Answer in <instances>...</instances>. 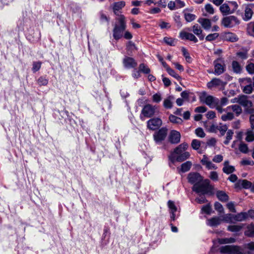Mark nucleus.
Here are the masks:
<instances>
[{
    "mask_svg": "<svg viewBox=\"0 0 254 254\" xmlns=\"http://www.w3.org/2000/svg\"><path fill=\"white\" fill-rule=\"evenodd\" d=\"M174 97L173 96H169L165 99L163 101V106L165 109H170L173 107V101Z\"/></svg>",
    "mask_w": 254,
    "mask_h": 254,
    "instance_id": "393cba45",
    "label": "nucleus"
},
{
    "mask_svg": "<svg viewBox=\"0 0 254 254\" xmlns=\"http://www.w3.org/2000/svg\"><path fill=\"white\" fill-rule=\"evenodd\" d=\"M248 214L246 212H241L236 215H233V219L237 221H242L247 219Z\"/></svg>",
    "mask_w": 254,
    "mask_h": 254,
    "instance_id": "c85d7f7f",
    "label": "nucleus"
},
{
    "mask_svg": "<svg viewBox=\"0 0 254 254\" xmlns=\"http://www.w3.org/2000/svg\"><path fill=\"white\" fill-rule=\"evenodd\" d=\"M116 20L117 23L114 25L113 36L115 40H118L123 37L127 25L126 17L124 15L120 14L116 18Z\"/></svg>",
    "mask_w": 254,
    "mask_h": 254,
    "instance_id": "f03ea898",
    "label": "nucleus"
},
{
    "mask_svg": "<svg viewBox=\"0 0 254 254\" xmlns=\"http://www.w3.org/2000/svg\"><path fill=\"white\" fill-rule=\"evenodd\" d=\"M42 63L41 62H34L32 64V71L33 72H36L38 71L41 66Z\"/></svg>",
    "mask_w": 254,
    "mask_h": 254,
    "instance_id": "de8ad7c7",
    "label": "nucleus"
},
{
    "mask_svg": "<svg viewBox=\"0 0 254 254\" xmlns=\"http://www.w3.org/2000/svg\"><path fill=\"white\" fill-rule=\"evenodd\" d=\"M190 155V153L188 152L185 151L178 155L176 158L173 156V154H172V155L169 157V159L173 163L176 160L178 162H182L189 158Z\"/></svg>",
    "mask_w": 254,
    "mask_h": 254,
    "instance_id": "a211bd4d",
    "label": "nucleus"
},
{
    "mask_svg": "<svg viewBox=\"0 0 254 254\" xmlns=\"http://www.w3.org/2000/svg\"><path fill=\"white\" fill-rule=\"evenodd\" d=\"M233 71L236 73H240L242 70L241 64L237 61H233L232 63Z\"/></svg>",
    "mask_w": 254,
    "mask_h": 254,
    "instance_id": "c756f323",
    "label": "nucleus"
},
{
    "mask_svg": "<svg viewBox=\"0 0 254 254\" xmlns=\"http://www.w3.org/2000/svg\"><path fill=\"white\" fill-rule=\"evenodd\" d=\"M192 190L198 194L211 195L213 194V187L210 185V181L206 179L198 184L194 185Z\"/></svg>",
    "mask_w": 254,
    "mask_h": 254,
    "instance_id": "7ed1b4c3",
    "label": "nucleus"
},
{
    "mask_svg": "<svg viewBox=\"0 0 254 254\" xmlns=\"http://www.w3.org/2000/svg\"><path fill=\"white\" fill-rule=\"evenodd\" d=\"M234 132L231 129H229L226 132V140L224 141V143L227 145L229 143L230 141L232 139Z\"/></svg>",
    "mask_w": 254,
    "mask_h": 254,
    "instance_id": "ea45409f",
    "label": "nucleus"
},
{
    "mask_svg": "<svg viewBox=\"0 0 254 254\" xmlns=\"http://www.w3.org/2000/svg\"><path fill=\"white\" fill-rule=\"evenodd\" d=\"M235 171V167L233 166L229 165V162L228 160L224 161V167L223 168V171L224 173L229 174L232 173Z\"/></svg>",
    "mask_w": 254,
    "mask_h": 254,
    "instance_id": "5701e85b",
    "label": "nucleus"
},
{
    "mask_svg": "<svg viewBox=\"0 0 254 254\" xmlns=\"http://www.w3.org/2000/svg\"><path fill=\"white\" fill-rule=\"evenodd\" d=\"M246 140L248 142H252L254 140V132L252 130H248L245 133Z\"/></svg>",
    "mask_w": 254,
    "mask_h": 254,
    "instance_id": "4c0bfd02",
    "label": "nucleus"
},
{
    "mask_svg": "<svg viewBox=\"0 0 254 254\" xmlns=\"http://www.w3.org/2000/svg\"><path fill=\"white\" fill-rule=\"evenodd\" d=\"M204 195L200 194L199 196L195 199V201L199 204L204 203L206 202L207 200Z\"/></svg>",
    "mask_w": 254,
    "mask_h": 254,
    "instance_id": "6e6d98bb",
    "label": "nucleus"
},
{
    "mask_svg": "<svg viewBox=\"0 0 254 254\" xmlns=\"http://www.w3.org/2000/svg\"><path fill=\"white\" fill-rule=\"evenodd\" d=\"M167 71L171 76L177 79L178 80H180L181 79V76H180L177 73H176L175 70H174L170 67L168 68Z\"/></svg>",
    "mask_w": 254,
    "mask_h": 254,
    "instance_id": "49530a36",
    "label": "nucleus"
},
{
    "mask_svg": "<svg viewBox=\"0 0 254 254\" xmlns=\"http://www.w3.org/2000/svg\"><path fill=\"white\" fill-rule=\"evenodd\" d=\"M209 177L212 180L214 181H217L218 180V174L215 171H212L210 172Z\"/></svg>",
    "mask_w": 254,
    "mask_h": 254,
    "instance_id": "e2e57ef3",
    "label": "nucleus"
},
{
    "mask_svg": "<svg viewBox=\"0 0 254 254\" xmlns=\"http://www.w3.org/2000/svg\"><path fill=\"white\" fill-rule=\"evenodd\" d=\"M167 129L166 127H162L153 134V138L157 143H161L164 140L167 134Z\"/></svg>",
    "mask_w": 254,
    "mask_h": 254,
    "instance_id": "9b49d317",
    "label": "nucleus"
},
{
    "mask_svg": "<svg viewBox=\"0 0 254 254\" xmlns=\"http://www.w3.org/2000/svg\"><path fill=\"white\" fill-rule=\"evenodd\" d=\"M162 99L161 96L160 94H155L152 96V100L154 102L159 103Z\"/></svg>",
    "mask_w": 254,
    "mask_h": 254,
    "instance_id": "052dcab7",
    "label": "nucleus"
},
{
    "mask_svg": "<svg viewBox=\"0 0 254 254\" xmlns=\"http://www.w3.org/2000/svg\"><path fill=\"white\" fill-rule=\"evenodd\" d=\"M123 64L124 67L128 69L135 68L137 65V63L133 58L127 56L124 58Z\"/></svg>",
    "mask_w": 254,
    "mask_h": 254,
    "instance_id": "ddd939ff",
    "label": "nucleus"
},
{
    "mask_svg": "<svg viewBox=\"0 0 254 254\" xmlns=\"http://www.w3.org/2000/svg\"><path fill=\"white\" fill-rule=\"evenodd\" d=\"M220 223V220L218 217H213L208 220L207 225L213 227L219 225Z\"/></svg>",
    "mask_w": 254,
    "mask_h": 254,
    "instance_id": "473e14b6",
    "label": "nucleus"
},
{
    "mask_svg": "<svg viewBox=\"0 0 254 254\" xmlns=\"http://www.w3.org/2000/svg\"><path fill=\"white\" fill-rule=\"evenodd\" d=\"M213 65L214 70L213 74L216 75H219L224 72L225 71V64L223 58L219 57L214 61Z\"/></svg>",
    "mask_w": 254,
    "mask_h": 254,
    "instance_id": "0eeeda50",
    "label": "nucleus"
},
{
    "mask_svg": "<svg viewBox=\"0 0 254 254\" xmlns=\"http://www.w3.org/2000/svg\"><path fill=\"white\" fill-rule=\"evenodd\" d=\"M139 70L144 74H148L150 72V68L144 64H140L139 65Z\"/></svg>",
    "mask_w": 254,
    "mask_h": 254,
    "instance_id": "a19ab883",
    "label": "nucleus"
},
{
    "mask_svg": "<svg viewBox=\"0 0 254 254\" xmlns=\"http://www.w3.org/2000/svg\"><path fill=\"white\" fill-rule=\"evenodd\" d=\"M162 124V120L158 118L150 119L147 122V127L150 130H155L158 128Z\"/></svg>",
    "mask_w": 254,
    "mask_h": 254,
    "instance_id": "f8f14e48",
    "label": "nucleus"
},
{
    "mask_svg": "<svg viewBox=\"0 0 254 254\" xmlns=\"http://www.w3.org/2000/svg\"><path fill=\"white\" fill-rule=\"evenodd\" d=\"M164 42L168 45L174 46L177 42V40L169 37H165L163 39Z\"/></svg>",
    "mask_w": 254,
    "mask_h": 254,
    "instance_id": "f704fd0d",
    "label": "nucleus"
},
{
    "mask_svg": "<svg viewBox=\"0 0 254 254\" xmlns=\"http://www.w3.org/2000/svg\"><path fill=\"white\" fill-rule=\"evenodd\" d=\"M205 11L210 14H212L214 13V10L211 4L207 3L205 5Z\"/></svg>",
    "mask_w": 254,
    "mask_h": 254,
    "instance_id": "603ef678",
    "label": "nucleus"
},
{
    "mask_svg": "<svg viewBox=\"0 0 254 254\" xmlns=\"http://www.w3.org/2000/svg\"><path fill=\"white\" fill-rule=\"evenodd\" d=\"M245 235L249 237H254V225L251 224L248 226L247 230L245 231Z\"/></svg>",
    "mask_w": 254,
    "mask_h": 254,
    "instance_id": "72a5a7b5",
    "label": "nucleus"
},
{
    "mask_svg": "<svg viewBox=\"0 0 254 254\" xmlns=\"http://www.w3.org/2000/svg\"><path fill=\"white\" fill-rule=\"evenodd\" d=\"M239 104L245 108V112L249 114L254 113V107L253 103L245 96L240 97L237 101Z\"/></svg>",
    "mask_w": 254,
    "mask_h": 254,
    "instance_id": "423d86ee",
    "label": "nucleus"
},
{
    "mask_svg": "<svg viewBox=\"0 0 254 254\" xmlns=\"http://www.w3.org/2000/svg\"><path fill=\"white\" fill-rule=\"evenodd\" d=\"M191 166L192 163L190 161H186L181 165V171L183 173L188 172L190 170Z\"/></svg>",
    "mask_w": 254,
    "mask_h": 254,
    "instance_id": "7c9ffc66",
    "label": "nucleus"
},
{
    "mask_svg": "<svg viewBox=\"0 0 254 254\" xmlns=\"http://www.w3.org/2000/svg\"><path fill=\"white\" fill-rule=\"evenodd\" d=\"M228 112L226 114L222 115L221 117V119L223 121H231L234 118V114L227 111Z\"/></svg>",
    "mask_w": 254,
    "mask_h": 254,
    "instance_id": "c9c22d12",
    "label": "nucleus"
},
{
    "mask_svg": "<svg viewBox=\"0 0 254 254\" xmlns=\"http://www.w3.org/2000/svg\"><path fill=\"white\" fill-rule=\"evenodd\" d=\"M248 32L252 34V33H254V22H251L249 23L248 25Z\"/></svg>",
    "mask_w": 254,
    "mask_h": 254,
    "instance_id": "680f3d73",
    "label": "nucleus"
},
{
    "mask_svg": "<svg viewBox=\"0 0 254 254\" xmlns=\"http://www.w3.org/2000/svg\"><path fill=\"white\" fill-rule=\"evenodd\" d=\"M253 14V11L252 7L250 5H248L246 7L245 10V15L243 17V19L245 21H248L251 19Z\"/></svg>",
    "mask_w": 254,
    "mask_h": 254,
    "instance_id": "a878e982",
    "label": "nucleus"
},
{
    "mask_svg": "<svg viewBox=\"0 0 254 254\" xmlns=\"http://www.w3.org/2000/svg\"><path fill=\"white\" fill-rule=\"evenodd\" d=\"M243 228V225H230L228 227L227 230L232 232H237L240 231Z\"/></svg>",
    "mask_w": 254,
    "mask_h": 254,
    "instance_id": "58836bf2",
    "label": "nucleus"
},
{
    "mask_svg": "<svg viewBox=\"0 0 254 254\" xmlns=\"http://www.w3.org/2000/svg\"><path fill=\"white\" fill-rule=\"evenodd\" d=\"M190 28H186L179 33V38L183 40H189L196 43L198 42V39L195 36L196 35L200 40L204 39V35L203 34V31L201 27L195 24L192 27V31L193 34L190 33L188 31H190Z\"/></svg>",
    "mask_w": 254,
    "mask_h": 254,
    "instance_id": "f257e3e1",
    "label": "nucleus"
},
{
    "mask_svg": "<svg viewBox=\"0 0 254 254\" xmlns=\"http://www.w3.org/2000/svg\"><path fill=\"white\" fill-rule=\"evenodd\" d=\"M157 107L148 104L145 105L141 110V115L144 117L150 118L153 116L157 112Z\"/></svg>",
    "mask_w": 254,
    "mask_h": 254,
    "instance_id": "1a4fd4ad",
    "label": "nucleus"
},
{
    "mask_svg": "<svg viewBox=\"0 0 254 254\" xmlns=\"http://www.w3.org/2000/svg\"><path fill=\"white\" fill-rule=\"evenodd\" d=\"M219 9L222 14L225 15L234 13V10H232L229 5L226 3L221 5Z\"/></svg>",
    "mask_w": 254,
    "mask_h": 254,
    "instance_id": "4be33fe9",
    "label": "nucleus"
},
{
    "mask_svg": "<svg viewBox=\"0 0 254 254\" xmlns=\"http://www.w3.org/2000/svg\"><path fill=\"white\" fill-rule=\"evenodd\" d=\"M240 20L233 15L224 17L221 21L222 25L226 28H232L239 24Z\"/></svg>",
    "mask_w": 254,
    "mask_h": 254,
    "instance_id": "6e6552de",
    "label": "nucleus"
},
{
    "mask_svg": "<svg viewBox=\"0 0 254 254\" xmlns=\"http://www.w3.org/2000/svg\"><path fill=\"white\" fill-rule=\"evenodd\" d=\"M127 50L133 51L136 49L135 44L131 41H128L127 44Z\"/></svg>",
    "mask_w": 254,
    "mask_h": 254,
    "instance_id": "774afa93",
    "label": "nucleus"
},
{
    "mask_svg": "<svg viewBox=\"0 0 254 254\" xmlns=\"http://www.w3.org/2000/svg\"><path fill=\"white\" fill-rule=\"evenodd\" d=\"M224 220L227 222H232L233 219V215L229 213L226 214L224 217Z\"/></svg>",
    "mask_w": 254,
    "mask_h": 254,
    "instance_id": "0e129e2a",
    "label": "nucleus"
},
{
    "mask_svg": "<svg viewBox=\"0 0 254 254\" xmlns=\"http://www.w3.org/2000/svg\"><path fill=\"white\" fill-rule=\"evenodd\" d=\"M220 253L224 254H244L241 251V248L238 246L226 245L220 248ZM247 254H253L251 252Z\"/></svg>",
    "mask_w": 254,
    "mask_h": 254,
    "instance_id": "39448f33",
    "label": "nucleus"
},
{
    "mask_svg": "<svg viewBox=\"0 0 254 254\" xmlns=\"http://www.w3.org/2000/svg\"><path fill=\"white\" fill-rule=\"evenodd\" d=\"M169 119L171 123L174 124H181L183 123V120L181 118L173 115H170Z\"/></svg>",
    "mask_w": 254,
    "mask_h": 254,
    "instance_id": "e433bc0d",
    "label": "nucleus"
},
{
    "mask_svg": "<svg viewBox=\"0 0 254 254\" xmlns=\"http://www.w3.org/2000/svg\"><path fill=\"white\" fill-rule=\"evenodd\" d=\"M241 82V86L243 89V91L246 94H250L253 90V87L252 83L251 78H245L240 80Z\"/></svg>",
    "mask_w": 254,
    "mask_h": 254,
    "instance_id": "9d476101",
    "label": "nucleus"
},
{
    "mask_svg": "<svg viewBox=\"0 0 254 254\" xmlns=\"http://www.w3.org/2000/svg\"><path fill=\"white\" fill-rule=\"evenodd\" d=\"M188 181L191 184H198L200 183L202 178L198 173H190L188 176Z\"/></svg>",
    "mask_w": 254,
    "mask_h": 254,
    "instance_id": "4468645a",
    "label": "nucleus"
},
{
    "mask_svg": "<svg viewBox=\"0 0 254 254\" xmlns=\"http://www.w3.org/2000/svg\"><path fill=\"white\" fill-rule=\"evenodd\" d=\"M227 207L229 209V210L232 212H236V210L235 207V205L234 202H230L227 204Z\"/></svg>",
    "mask_w": 254,
    "mask_h": 254,
    "instance_id": "69168bd1",
    "label": "nucleus"
},
{
    "mask_svg": "<svg viewBox=\"0 0 254 254\" xmlns=\"http://www.w3.org/2000/svg\"><path fill=\"white\" fill-rule=\"evenodd\" d=\"M199 98L201 102L205 103L211 109L214 108L219 101L218 98L211 95H208L205 92L202 93Z\"/></svg>",
    "mask_w": 254,
    "mask_h": 254,
    "instance_id": "20e7f679",
    "label": "nucleus"
},
{
    "mask_svg": "<svg viewBox=\"0 0 254 254\" xmlns=\"http://www.w3.org/2000/svg\"><path fill=\"white\" fill-rule=\"evenodd\" d=\"M227 111L232 110L237 116H239L242 112V108L238 105H233L226 108Z\"/></svg>",
    "mask_w": 254,
    "mask_h": 254,
    "instance_id": "b1692460",
    "label": "nucleus"
},
{
    "mask_svg": "<svg viewBox=\"0 0 254 254\" xmlns=\"http://www.w3.org/2000/svg\"><path fill=\"white\" fill-rule=\"evenodd\" d=\"M125 5L126 2L124 1H120L113 3L112 4L111 7L113 9L114 14L117 15L118 16H119V15H120L119 14V13L120 12V10H121L123 7H124Z\"/></svg>",
    "mask_w": 254,
    "mask_h": 254,
    "instance_id": "f3484780",
    "label": "nucleus"
},
{
    "mask_svg": "<svg viewBox=\"0 0 254 254\" xmlns=\"http://www.w3.org/2000/svg\"><path fill=\"white\" fill-rule=\"evenodd\" d=\"M226 82H223L219 78H213L210 81L207 83V87L208 89H212L213 87L219 86H224Z\"/></svg>",
    "mask_w": 254,
    "mask_h": 254,
    "instance_id": "dca6fc26",
    "label": "nucleus"
},
{
    "mask_svg": "<svg viewBox=\"0 0 254 254\" xmlns=\"http://www.w3.org/2000/svg\"><path fill=\"white\" fill-rule=\"evenodd\" d=\"M159 25L161 29H169L171 27V25L169 23L163 21L160 22Z\"/></svg>",
    "mask_w": 254,
    "mask_h": 254,
    "instance_id": "bf43d9fd",
    "label": "nucleus"
},
{
    "mask_svg": "<svg viewBox=\"0 0 254 254\" xmlns=\"http://www.w3.org/2000/svg\"><path fill=\"white\" fill-rule=\"evenodd\" d=\"M227 129L228 127L226 125L218 126V130H219L221 135L222 136L225 134Z\"/></svg>",
    "mask_w": 254,
    "mask_h": 254,
    "instance_id": "8fccbe9b",
    "label": "nucleus"
},
{
    "mask_svg": "<svg viewBox=\"0 0 254 254\" xmlns=\"http://www.w3.org/2000/svg\"><path fill=\"white\" fill-rule=\"evenodd\" d=\"M168 206L170 209L171 219L173 221H175L176 219V215L175 213L177 210V208L174 202L170 200L168 201Z\"/></svg>",
    "mask_w": 254,
    "mask_h": 254,
    "instance_id": "aec40b11",
    "label": "nucleus"
},
{
    "mask_svg": "<svg viewBox=\"0 0 254 254\" xmlns=\"http://www.w3.org/2000/svg\"><path fill=\"white\" fill-rule=\"evenodd\" d=\"M197 21L201 24L202 28L206 30H209L211 26V22L209 19L200 18L198 19Z\"/></svg>",
    "mask_w": 254,
    "mask_h": 254,
    "instance_id": "412c9836",
    "label": "nucleus"
},
{
    "mask_svg": "<svg viewBox=\"0 0 254 254\" xmlns=\"http://www.w3.org/2000/svg\"><path fill=\"white\" fill-rule=\"evenodd\" d=\"M222 36L224 40L231 42H237L239 40L238 36L231 32L225 33Z\"/></svg>",
    "mask_w": 254,
    "mask_h": 254,
    "instance_id": "6ab92c4d",
    "label": "nucleus"
},
{
    "mask_svg": "<svg viewBox=\"0 0 254 254\" xmlns=\"http://www.w3.org/2000/svg\"><path fill=\"white\" fill-rule=\"evenodd\" d=\"M239 184L244 189H250L251 187V182L246 180H243L239 182Z\"/></svg>",
    "mask_w": 254,
    "mask_h": 254,
    "instance_id": "37998d69",
    "label": "nucleus"
},
{
    "mask_svg": "<svg viewBox=\"0 0 254 254\" xmlns=\"http://www.w3.org/2000/svg\"><path fill=\"white\" fill-rule=\"evenodd\" d=\"M214 208L216 210H217L220 213H222L224 211V209L222 205L218 202H216L215 203Z\"/></svg>",
    "mask_w": 254,
    "mask_h": 254,
    "instance_id": "4d7b16f0",
    "label": "nucleus"
},
{
    "mask_svg": "<svg viewBox=\"0 0 254 254\" xmlns=\"http://www.w3.org/2000/svg\"><path fill=\"white\" fill-rule=\"evenodd\" d=\"M184 16L186 20L188 22H191L196 18L195 15L190 13H185Z\"/></svg>",
    "mask_w": 254,
    "mask_h": 254,
    "instance_id": "c03bdc74",
    "label": "nucleus"
},
{
    "mask_svg": "<svg viewBox=\"0 0 254 254\" xmlns=\"http://www.w3.org/2000/svg\"><path fill=\"white\" fill-rule=\"evenodd\" d=\"M239 148L240 151L244 153H247L248 151V147L247 145L244 143H240Z\"/></svg>",
    "mask_w": 254,
    "mask_h": 254,
    "instance_id": "864d4df0",
    "label": "nucleus"
},
{
    "mask_svg": "<svg viewBox=\"0 0 254 254\" xmlns=\"http://www.w3.org/2000/svg\"><path fill=\"white\" fill-rule=\"evenodd\" d=\"M200 146V141L197 140V139H193L192 141L191 142V146L193 148V149L195 150L198 149Z\"/></svg>",
    "mask_w": 254,
    "mask_h": 254,
    "instance_id": "5fc2aeb1",
    "label": "nucleus"
},
{
    "mask_svg": "<svg viewBox=\"0 0 254 254\" xmlns=\"http://www.w3.org/2000/svg\"><path fill=\"white\" fill-rule=\"evenodd\" d=\"M218 199L222 202H226L228 200V195L223 191L218 190L216 194Z\"/></svg>",
    "mask_w": 254,
    "mask_h": 254,
    "instance_id": "cd10ccee",
    "label": "nucleus"
},
{
    "mask_svg": "<svg viewBox=\"0 0 254 254\" xmlns=\"http://www.w3.org/2000/svg\"><path fill=\"white\" fill-rule=\"evenodd\" d=\"M39 86H46L48 83V79L45 76H40L37 80Z\"/></svg>",
    "mask_w": 254,
    "mask_h": 254,
    "instance_id": "79ce46f5",
    "label": "nucleus"
},
{
    "mask_svg": "<svg viewBox=\"0 0 254 254\" xmlns=\"http://www.w3.org/2000/svg\"><path fill=\"white\" fill-rule=\"evenodd\" d=\"M181 134L175 130H172L170 131L169 135V140L173 144L178 143L180 141Z\"/></svg>",
    "mask_w": 254,
    "mask_h": 254,
    "instance_id": "2eb2a0df",
    "label": "nucleus"
},
{
    "mask_svg": "<svg viewBox=\"0 0 254 254\" xmlns=\"http://www.w3.org/2000/svg\"><path fill=\"white\" fill-rule=\"evenodd\" d=\"M201 210L204 213L209 214L211 212V209L209 205H206L202 206Z\"/></svg>",
    "mask_w": 254,
    "mask_h": 254,
    "instance_id": "338daca9",
    "label": "nucleus"
},
{
    "mask_svg": "<svg viewBox=\"0 0 254 254\" xmlns=\"http://www.w3.org/2000/svg\"><path fill=\"white\" fill-rule=\"evenodd\" d=\"M219 34L217 33L209 34L206 37L205 40L207 41H212L217 38Z\"/></svg>",
    "mask_w": 254,
    "mask_h": 254,
    "instance_id": "09e8293b",
    "label": "nucleus"
},
{
    "mask_svg": "<svg viewBox=\"0 0 254 254\" xmlns=\"http://www.w3.org/2000/svg\"><path fill=\"white\" fill-rule=\"evenodd\" d=\"M188 145L186 143H183L179 145L177 147L174 151V153L178 155L185 152L187 149Z\"/></svg>",
    "mask_w": 254,
    "mask_h": 254,
    "instance_id": "bb28decb",
    "label": "nucleus"
},
{
    "mask_svg": "<svg viewBox=\"0 0 254 254\" xmlns=\"http://www.w3.org/2000/svg\"><path fill=\"white\" fill-rule=\"evenodd\" d=\"M247 71L251 74H254V64L249 63L246 66Z\"/></svg>",
    "mask_w": 254,
    "mask_h": 254,
    "instance_id": "3c124183",
    "label": "nucleus"
},
{
    "mask_svg": "<svg viewBox=\"0 0 254 254\" xmlns=\"http://www.w3.org/2000/svg\"><path fill=\"white\" fill-rule=\"evenodd\" d=\"M174 20L178 28H180L183 25L180 16L178 14H175L174 16Z\"/></svg>",
    "mask_w": 254,
    "mask_h": 254,
    "instance_id": "a18cd8bd",
    "label": "nucleus"
},
{
    "mask_svg": "<svg viewBox=\"0 0 254 254\" xmlns=\"http://www.w3.org/2000/svg\"><path fill=\"white\" fill-rule=\"evenodd\" d=\"M217 241L220 244H226L235 243L236 239L234 238H221L218 239Z\"/></svg>",
    "mask_w": 254,
    "mask_h": 254,
    "instance_id": "2f4dec72",
    "label": "nucleus"
},
{
    "mask_svg": "<svg viewBox=\"0 0 254 254\" xmlns=\"http://www.w3.org/2000/svg\"><path fill=\"white\" fill-rule=\"evenodd\" d=\"M195 132L196 135L200 137H204L205 135V133L201 128H196L195 130Z\"/></svg>",
    "mask_w": 254,
    "mask_h": 254,
    "instance_id": "13d9d810",
    "label": "nucleus"
}]
</instances>
